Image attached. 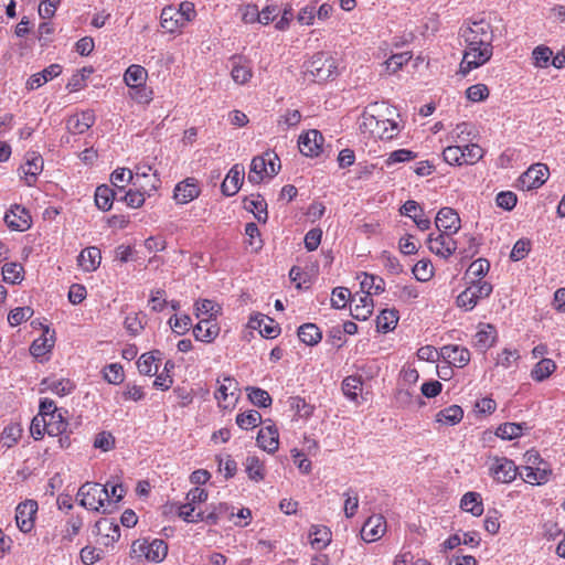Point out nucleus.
<instances>
[{
    "label": "nucleus",
    "instance_id": "f257e3e1",
    "mask_svg": "<svg viewBox=\"0 0 565 565\" xmlns=\"http://www.w3.org/2000/svg\"><path fill=\"white\" fill-rule=\"evenodd\" d=\"M461 36L466 43L463 58L459 72L465 76L471 70L487 63L493 52V29L489 21L481 19L471 22L466 29H461Z\"/></svg>",
    "mask_w": 565,
    "mask_h": 565
},
{
    "label": "nucleus",
    "instance_id": "f03ea898",
    "mask_svg": "<svg viewBox=\"0 0 565 565\" xmlns=\"http://www.w3.org/2000/svg\"><path fill=\"white\" fill-rule=\"evenodd\" d=\"M363 126L373 137L381 140H391L399 132L398 124L391 118H384L377 104L370 106L364 111Z\"/></svg>",
    "mask_w": 565,
    "mask_h": 565
},
{
    "label": "nucleus",
    "instance_id": "7ed1b4c3",
    "mask_svg": "<svg viewBox=\"0 0 565 565\" xmlns=\"http://www.w3.org/2000/svg\"><path fill=\"white\" fill-rule=\"evenodd\" d=\"M108 487L109 482L104 486L96 482L84 483L77 492L79 504L93 511H100L105 507V501L109 500Z\"/></svg>",
    "mask_w": 565,
    "mask_h": 565
},
{
    "label": "nucleus",
    "instance_id": "20e7f679",
    "mask_svg": "<svg viewBox=\"0 0 565 565\" xmlns=\"http://www.w3.org/2000/svg\"><path fill=\"white\" fill-rule=\"evenodd\" d=\"M306 71L315 82H324L335 74L337 65L333 57L324 52H318L305 63Z\"/></svg>",
    "mask_w": 565,
    "mask_h": 565
},
{
    "label": "nucleus",
    "instance_id": "39448f33",
    "mask_svg": "<svg viewBox=\"0 0 565 565\" xmlns=\"http://www.w3.org/2000/svg\"><path fill=\"white\" fill-rule=\"evenodd\" d=\"M439 232L437 236L429 234L426 243L431 253L446 259L457 250V242L451 237L454 233Z\"/></svg>",
    "mask_w": 565,
    "mask_h": 565
},
{
    "label": "nucleus",
    "instance_id": "423d86ee",
    "mask_svg": "<svg viewBox=\"0 0 565 565\" xmlns=\"http://www.w3.org/2000/svg\"><path fill=\"white\" fill-rule=\"evenodd\" d=\"M548 173L550 170L546 164L534 163L524 173L521 174L519 182L523 189H537L545 183Z\"/></svg>",
    "mask_w": 565,
    "mask_h": 565
},
{
    "label": "nucleus",
    "instance_id": "0eeeda50",
    "mask_svg": "<svg viewBox=\"0 0 565 565\" xmlns=\"http://www.w3.org/2000/svg\"><path fill=\"white\" fill-rule=\"evenodd\" d=\"M36 512L38 502L34 500H25L18 504L15 509V522L21 532L29 533L34 527Z\"/></svg>",
    "mask_w": 565,
    "mask_h": 565
},
{
    "label": "nucleus",
    "instance_id": "6e6552de",
    "mask_svg": "<svg viewBox=\"0 0 565 565\" xmlns=\"http://www.w3.org/2000/svg\"><path fill=\"white\" fill-rule=\"evenodd\" d=\"M324 138L317 129H310L299 136L298 147L306 157H318L322 151Z\"/></svg>",
    "mask_w": 565,
    "mask_h": 565
},
{
    "label": "nucleus",
    "instance_id": "1a4fd4ad",
    "mask_svg": "<svg viewBox=\"0 0 565 565\" xmlns=\"http://www.w3.org/2000/svg\"><path fill=\"white\" fill-rule=\"evenodd\" d=\"M147 78V71L141 65H130L124 75V81L127 86L131 88H141L142 94L138 97L139 102H150L151 97L146 93L145 82Z\"/></svg>",
    "mask_w": 565,
    "mask_h": 565
},
{
    "label": "nucleus",
    "instance_id": "9d476101",
    "mask_svg": "<svg viewBox=\"0 0 565 565\" xmlns=\"http://www.w3.org/2000/svg\"><path fill=\"white\" fill-rule=\"evenodd\" d=\"M4 222L12 231L24 232L31 227V215L22 205L14 204L4 215Z\"/></svg>",
    "mask_w": 565,
    "mask_h": 565
},
{
    "label": "nucleus",
    "instance_id": "9b49d317",
    "mask_svg": "<svg viewBox=\"0 0 565 565\" xmlns=\"http://www.w3.org/2000/svg\"><path fill=\"white\" fill-rule=\"evenodd\" d=\"M490 472L495 481L510 483L516 478L518 468L512 460L497 457L490 467Z\"/></svg>",
    "mask_w": 565,
    "mask_h": 565
},
{
    "label": "nucleus",
    "instance_id": "f8f14e48",
    "mask_svg": "<svg viewBox=\"0 0 565 565\" xmlns=\"http://www.w3.org/2000/svg\"><path fill=\"white\" fill-rule=\"evenodd\" d=\"M199 182L195 178H186L179 182L173 191V198L178 204H186L200 195Z\"/></svg>",
    "mask_w": 565,
    "mask_h": 565
},
{
    "label": "nucleus",
    "instance_id": "ddd939ff",
    "mask_svg": "<svg viewBox=\"0 0 565 565\" xmlns=\"http://www.w3.org/2000/svg\"><path fill=\"white\" fill-rule=\"evenodd\" d=\"M386 530V521L383 515L370 516L361 529V537L365 542H375L382 537Z\"/></svg>",
    "mask_w": 565,
    "mask_h": 565
},
{
    "label": "nucleus",
    "instance_id": "4468645a",
    "mask_svg": "<svg viewBox=\"0 0 565 565\" xmlns=\"http://www.w3.org/2000/svg\"><path fill=\"white\" fill-rule=\"evenodd\" d=\"M435 225L438 231H445L449 233H457L460 225V217L458 213L451 207H441L435 218Z\"/></svg>",
    "mask_w": 565,
    "mask_h": 565
},
{
    "label": "nucleus",
    "instance_id": "2eb2a0df",
    "mask_svg": "<svg viewBox=\"0 0 565 565\" xmlns=\"http://www.w3.org/2000/svg\"><path fill=\"white\" fill-rule=\"evenodd\" d=\"M440 355L446 362L457 367H463L470 362V351L458 344L444 345L440 349Z\"/></svg>",
    "mask_w": 565,
    "mask_h": 565
},
{
    "label": "nucleus",
    "instance_id": "dca6fc26",
    "mask_svg": "<svg viewBox=\"0 0 565 565\" xmlns=\"http://www.w3.org/2000/svg\"><path fill=\"white\" fill-rule=\"evenodd\" d=\"M28 186L34 185L38 175L43 170V158L35 152L26 153L25 163L20 168Z\"/></svg>",
    "mask_w": 565,
    "mask_h": 565
},
{
    "label": "nucleus",
    "instance_id": "f3484780",
    "mask_svg": "<svg viewBox=\"0 0 565 565\" xmlns=\"http://www.w3.org/2000/svg\"><path fill=\"white\" fill-rule=\"evenodd\" d=\"M399 213L411 217L420 231L430 228V220L424 217V210L416 201L407 200L399 209Z\"/></svg>",
    "mask_w": 565,
    "mask_h": 565
},
{
    "label": "nucleus",
    "instance_id": "a211bd4d",
    "mask_svg": "<svg viewBox=\"0 0 565 565\" xmlns=\"http://www.w3.org/2000/svg\"><path fill=\"white\" fill-rule=\"evenodd\" d=\"M248 324L253 329H258L262 337L265 338L273 339L278 337L280 333L279 324L274 319L265 315L258 313L250 317Z\"/></svg>",
    "mask_w": 565,
    "mask_h": 565
},
{
    "label": "nucleus",
    "instance_id": "6ab92c4d",
    "mask_svg": "<svg viewBox=\"0 0 565 565\" xmlns=\"http://www.w3.org/2000/svg\"><path fill=\"white\" fill-rule=\"evenodd\" d=\"M95 122V115L92 110L82 111L71 116L66 121V128L71 134L82 135Z\"/></svg>",
    "mask_w": 565,
    "mask_h": 565
},
{
    "label": "nucleus",
    "instance_id": "aec40b11",
    "mask_svg": "<svg viewBox=\"0 0 565 565\" xmlns=\"http://www.w3.org/2000/svg\"><path fill=\"white\" fill-rule=\"evenodd\" d=\"M243 179H244V167H242L239 164H234L230 169L225 180L221 184L222 193L226 196L235 195L241 188Z\"/></svg>",
    "mask_w": 565,
    "mask_h": 565
},
{
    "label": "nucleus",
    "instance_id": "412c9836",
    "mask_svg": "<svg viewBox=\"0 0 565 565\" xmlns=\"http://www.w3.org/2000/svg\"><path fill=\"white\" fill-rule=\"evenodd\" d=\"M257 444L268 454L277 451L279 446V433L275 425L262 428L257 435Z\"/></svg>",
    "mask_w": 565,
    "mask_h": 565
},
{
    "label": "nucleus",
    "instance_id": "4be33fe9",
    "mask_svg": "<svg viewBox=\"0 0 565 565\" xmlns=\"http://www.w3.org/2000/svg\"><path fill=\"white\" fill-rule=\"evenodd\" d=\"M61 73L62 66L60 64H51L43 71L30 76L26 81V88L31 90L36 89L49 81L57 77Z\"/></svg>",
    "mask_w": 565,
    "mask_h": 565
},
{
    "label": "nucleus",
    "instance_id": "5701e85b",
    "mask_svg": "<svg viewBox=\"0 0 565 565\" xmlns=\"http://www.w3.org/2000/svg\"><path fill=\"white\" fill-rule=\"evenodd\" d=\"M220 328L212 323L210 319H202L193 328V335L195 340L210 343L218 334Z\"/></svg>",
    "mask_w": 565,
    "mask_h": 565
},
{
    "label": "nucleus",
    "instance_id": "b1692460",
    "mask_svg": "<svg viewBox=\"0 0 565 565\" xmlns=\"http://www.w3.org/2000/svg\"><path fill=\"white\" fill-rule=\"evenodd\" d=\"M100 259V249L95 246L83 249L78 255V264L85 271L95 270L99 266Z\"/></svg>",
    "mask_w": 565,
    "mask_h": 565
},
{
    "label": "nucleus",
    "instance_id": "393cba45",
    "mask_svg": "<svg viewBox=\"0 0 565 565\" xmlns=\"http://www.w3.org/2000/svg\"><path fill=\"white\" fill-rule=\"evenodd\" d=\"M299 340L310 347L317 345L322 339V332L315 323L307 322L301 324L297 331Z\"/></svg>",
    "mask_w": 565,
    "mask_h": 565
},
{
    "label": "nucleus",
    "instance_id": "a878e982",
    "mask_svg": "<svg viewBox=\"0 0 565 565\" xmlns=\"http://www.w3.org/2000/svg\"><path fill=\"white\" fill-rule=\"evenodd\" d=\"M114 200H118L117 192L114 189L107 184H102L96 188L95 203L99 210L109 211L113 206Z\"/></svg>",
    "mask_w": 565,
    "mask_h": 565
},
{
    "label": "nucleus",
    "instance_id": "bb28decb",
    "mask_svg": "<svg viewBox=\"0 0 565 565\" xmlns=\"http://www.w3.org/2000/svg\"><path fill=\"white\" fill-rule=\"evenodd\" d=\"M475 339L476 347L481 351H486L494 344L497 340V329L490 323L483 324L476 333Z\"/></svg>",
    "mask_w": 565,
    "mask_h": 565
},
{
    "label": "nucleus",
    "instance_id": "cd10ccee",
    "mask_svg": "<svg viewBox=\"0 0 565 565\" xmlns=\"http://www.w3.org/2000/svg\"><path fill=\"white\" fill-rule=\"evenodd\" d=\"M398 322V311L396 309H383L376 318L377 331L387 333L395 329Z\"/></svg>",
    "mask_w": 565,
    "mask_h": 565
},
{
    "label": "nucleus",
    "instance_id": "c85d7f7f",
    "mask_svg": "<svg viewBox=\"0 0 565 565\" xmlns=\"http://www.w3.org/2000/svg\"><path fill=\"white\" fill-rule=\"evenodd\" d=\"M460 508L473 516H480L483 513L481 495L471 491L465 493L460 501Z\"/></svg>",
    "mask_w": 565,
    "mask_h": 565
},
{
    "label": "nucleus",
    "instance_id": "c756f323",
    "mask_svg": "<svg viewBox=\"0 0 565 565\" xmlns=\"http://www.w3.org/2000/svg\"><path fill=\"white\" fill-rule=\"evenodd\" d=\"M267 175V158L265 153L253 158L250 170L248 173V181L254 184H259L264 177Z\"/></svg>",
    "mask_w": 565,
    "mask_h": 565
},
{
    "label": "nucleus",
    "instance_id": "7c9ffc66",
    "mask_svg": "<svg viewBox=\"0 0 565 565\" xmlns=\"http://www.w3.org/2000/svg\"><path fill=\"white\" fill-rule=\"evenodd\" d=\"M145 547H147L145 557L150 562L160 563L168 554V544L160 539L153 540L149 545H145Z\"/></svg>",
    "mask_w": 565,
    "mask_h": 565
},
{
    "label": "nucleus",
    "instance_id": "2f4dec72",
    "mask_svg": "<svg viewBox=\"0 0 565 565\" xmlns=\"http://www.w3.org/2000/svg\"><path fill=\"white\" fill-rule=\"evenodd\" d=\"M523 429H529L526 423H504L497 428L495 435L501 439L512 440L520 437Z\"/></svg>",
    "mask_w": 565,
    "mask_h": 565
},
{
    "label": "nucleus",
    "instance_id": "473e14b6",
    "mask_svg": "<svg viewBox=\"0 0 565 565\" xmlns=\"http://www.w3.org/2000/svg\"><path fill=\"white\" fill-rule=\"evenodd\" d=\"M359 301L360 303H356L351 310V316L355 320L364 321L373 312V299L371 298V291H366L364 296L360 297Z\"/></svg>",
    "mask_w": 565,
    "mask_h": 565
},
{
    "label": "nucleus",
    "instance_id": "72a5a7b5",
    "mask_svg": "<svg viewBox=\"0 0 565 565\" xmlns=\"http://www.w3.org/2000/svg\"><path fill=\"white\" fill-rule=\"evenodd\" d=\"M556 370V363L552 359L544 358L539 361L531 371V377L536 382H543Z\"/></svg>",
    "mask_w": 565,
    "mask_h": 565
},
{
    "label": "nucleus",
    "instance_id": "f704fd0d",
    "mask_svg": "<svg viewBox=\"0 0 565 565\" xmlns=\"http://www.w3.org/2000/svg\"><path fill=\"white\" fill-rule=\"evenodd\" d=\"M312 536L311 545L313 548L320 551L329 545L331 542V531L327 526L312 525L310 530Z\"/></svg>",
    "mask_w": 565,
    "mask_h": 565
},
{
    "label": "nucleus",
    "instance_id": "c9c22d12",
    "mask_svg": "<svg viewBox=\"0 0 565 565\" xmlns=\"http://www.w3.org/2000/svg\"><path fill=\"white\" fill-rule=\"evenodd\" d=\"M160 19L161 26L171 33L174 32L179 26L184 25V22L180 21L178 17L177 8L172 6H168L162 9Z\"/></svg>",
    "mask_w": 565,
    "mask_h": 565
},
{
    "label": "nucleus",
    "instance_id": "e433bc0d",
    "mask_svg": "<svg viewBox=\"0 0 565 565\" xmlns=\"http://www.w3.org/2000/svg\"><path fill=\"white\" fill-rule=\"evenodd\" d=\"M232 60L233 67L231 75L233 81L239 85L246 84L253 75L252 68L248 65L241 64V56H233Z\"/></svg>",
    "mask_w": 565,
    "mask_h": 565
},
{
    "label": "nucleus",
    "instance_id": "4c0bfd02",
    "mask_svg": "<svg viewBox=\"0 0 565 565\" xmlns=\"http://www.w3.org/2000/svg\"><path fill=\"white\" fill-rule=\"evenodd\" d=\"M463 417V411L459 405H451L439 411L436 415V420L438 423H444L448 425L458 424Z\"/></svg>",
    "mask_w": 565,
    "mask_h": 565
},
{
    "label": "nucleus",
    "instance_id": "58836bf2",
    "mask_svg": "<svg viewBox=\"0 0 565 565\" xmlns=\"http://www.w3.org/2000/svg\"><path fill=\"white\" fill-rule=\"evenodd\" d=\"M362 387L363 381L359 375H350L342 381V392L351 401L358 398L359 393L362 392Z\"/></svg>",
    "mask_w": 565,
    "mask_h": 565
},
{
    "label": "nucleus",
    "instance_id": "ea45409f",
    "mask_svg": "<svg viewBox=\"0 0 565 565\" xmlns=\"http://www.w3.org/2000/svg\"><path fill=\"white\" fill-rule=\"evenodd\" d=\"M41 385H44L45 388L60 396L71 394L75 390V384L68 379H61L57 381H50L49 379H44Z\"/></svg>",
    "mask_w": 565,
    "mask_h": 565
},
{
    "label": "nucleus",
    "instance_id": "a19ab883",
    "mask_svg": "<svg viewBox=\"0 0 565 565\" xmlns=\"http://www.w3.org/2000/svg\"><path fill=\"white\" fill-rule=\"evenodd\" d=\"M244 207L252 212L258 222L265 223L267 221V203L264 199H245Z\"/></svg>",
    "mask_w": 565,
    "mask_h": 565
},
{
    "label": "nucleus",
    "instance_id": "79ce46f5",
    "mask_svg": "<svg viewBox=\"0 0 565 565\" xmlns=\"http://www.w3.org/2000/svg\"><path fill=\"white\" fill-rule=\"evenodd\" d=\"M23 266L18 263H7L2 266L3 281L7 284H19L23 279Z\"/></svg>",
    "mask_w": 565,
    "mask_h": 565
},
{
    "label": "nucleus",
    "instance_id": "37998d69",
    "mask_svg": "<svg viewBox=\"0 0 565 565\" xmlns=\"http://www.w3.org/2000/svg\"><path fill=\"white\" fill-rule=\"evenodd\" d=\"M246 391L248 392V399L255 406L265 408L271 405L273 399L267 391L254 386L247 387Z\"/></svg>",
    "mask_w": 565,
    "mask_h": 565
},
{
    "label": "nucleus",
    "instance_id": "c03bdc74",
    "mask_svg": "<svg viewBox=\"0 0 565 565\" xmlns=\"http://www.w3.org/2000/svg\"><path fill=\"white\" fill-rule=\"evenodd\" d=\"M154 354H160V351L156 350L152 352L143 353L137 361V367L142 375H154L158 372V365H154V372L152 373V365L157 358Z\"/></svg>",
    "mask_w": 565,
    "mask_h": 565
},
{
    "label": "nucleus",
    "instance_id": "a18cd8bd",
    "mask_svg": "<svg viewBox=\"0 0 565 565\" xmlns=\"http://www.w3.org/2000/svg\"><path fill=\"white\" fill-rule=\"evenodd\" d=\"M262 423V415L255 409L247 413H241L236 416V424L242 429H252Z\"/></svg>",
    "mask_w": 565,
    "mask_h": 565
},
{
    "label": "nucleus",
    "instance_id": "49530a36",
    "mask_svg": "<svg viewBox=\"0 0 565 565\" xmlns=\"http://www.w3.org/2000/svg\"><path fill=\"white\" fill-rule=\"evenodd\" d=\"M54 347V339L53 335L51 338L41 337L35 339L31 347H30V353L34 358H41L47 352H50Z\"/></svg>",
    "mask_w": 565,
    "mask_h": 565
},
{
    "label": "nucleus",
    "instance_id": "de8ad7c7",
    "mask_svg": "<svg viewBox=\"0 0 565 565\" xmlns=\"http://www.w3.org/2000/svg\"><path fill=\"white\" fill-rule=\"evenodd\" d=\"M218 310L220 307L213 300L210 299H203L195 303V315L198 318L202 317V319L211 320L213 317L216 316Z\"/></svg>",
    "mask_w": 565,
    "mask_h": 565
},
{
    "label": "nucleus",
    "instance_id": "09e8293b",
    "mask_svg": "<svg viewBox=\"0 0 565 565\" xmlns=\"http://www.w3.org/2000/svg\"><path fill=\"white\" fill-rule=\"evenodd\" d=\"M361 288L363 290L367 288V291L373 290L371 295H380L385 290V281L379 276L364 273V278L361 281Z\"/></svg>",
    "mask_w": 565,
    "mask_h": 565
},
{
    "label": "nucleus",
    "instance_id": "8fccbe9b",
    "mask_svg": "<svg viewBox=\"0 0 565 565\" xmlns=\"http://www.w3.org/2000/svg\"><path fill=\"white\" fill-rule=\"evenodd\" d=\"M462 151V164H473L478 162L483 157V149L476 145L470 143L466 146H461Z\"/></svg>",
    "mask_w": 565,
    "mask_h": 565
},
{
    "label": "nucleus",
    "instance_id": "3c124183",
    "mask_svg": "<svg viewBox=\"0 0 565 565\" xmlns=\"http://www.w3.org/2000/svg\"><path fill=\"white\" fill-rule=\"evenodd\" d=\"M236 392H238L237 381L233 377L226 376L215 393V398L218 402L226 401L228 395L234 396Z\"/></svg>",
    "mask_w": 565,
    "mask_h": 565
},
{
    "label": "nucleus",
    "instance_id": "603ef678",
    "mask_svg": "<svg viewBox=\"0 0 565 565\" xmlns=\"http://www.w3.org/2000/svg\"><path fill=\"white\" fill-rule=\"evenodd\" d=\"M68 427V423L65 420L63 415L61 414V418L58 417H49L45 419V430L50 436L63 435L66 433Z\"/></svg>",
    "mask_w": 565,
    "mask_h": 565
},
{
    "label": "nucleus",
    "instance_id": "864d4df0",
    "mask_svg": "<svg viewBox=\"0 0 565 565\" xmlns=\"http://www.w3.org/2000/svg\"><path fill=\"white\" fill-rule=\"evenodd\" d=\"M413 274L419 281H428L434 275V267L429 259L418 260L414 268Z\"/></svg>",
    "mask_w": 565,
    "mask_h": 565
},
{
    "label": "nucleus",
    "instance_id": "5fc2aeb1",
    "mask_svg": "<svg viewBox=\"0 0 565 565\" xmlns=\"http://www.w3.org/2000/svg\"><path fill=\"white\" fill-rule=\"evenodd\" d=\"M132 180V171L126 168H118L110 175L111 184L119 191L124 189L125 184L130 183Z\"/></svg>",
    "mask_w": 565,
    "mask_h": 565
},
{
    "label": "nucleus",
    "instance_id": "6e6d98bb",
    "mask_svg": "<svg viewBox=\"0 0 565 565\" xmlns=\"http://www.w3.org/2000/svg\"><path fill=\"white\" fill-rule=\"evenodd\" d=\"M246 472L249 479L258 482L264 479V467L256 456H249L246 459Z\"/></svg>",
    "mask_w": 565,
    "mask_h": 565
},
{
    "label": "nucleus",
    "instance_id": "4d7b16f0",
    "mask_svg": "<svg viewBox=\"0 0 565 565\" xmlns=\"http://www.w3.org/2000/svg\"><path fill=\"white\" fill-rule=\"evenodd\" d=\"M479 299L477 297V292H475L471 288L465 289L462 292H460L456 299V303L459 308H463L465 310L469 311L472 310Z\"/></svg>",
    "mask_w": 565,
    "mask_h": 565
},
{
    "label": "nucleus",
    "instance_id": "13d9d810",
    "mask_svg": "<svg viewBox=\"0 0 565 565\" xmlns=\"http://www.w3.org/2000/svg\"><path fill=\"white\" fill-rule=\"evenodd\" d=\"M34 311L31 307H18L12 309L8 315V322L12 326H19L23 321L30 319Z\"/></svg>",
    "mask_w": 565,
    "mask_h": 565
},
{
    "label": "nucleus",
    "instance_id": "bf43d9fd",
    "mask_svg": "<svg viewBox=\"0 0 565 565\" xmlns=\"http://www.w3.org/2000/svg\"><path fill=\"white\" fill-rule=\"evenodd\" d=\"M552 56L553 51L545 45L536 46L532 52V57L536 67H547Z\"/></svg>",
    "mask_w": 565,
    "mask_h": 565
},
{
    "label": "nucleus",
    "instance_id": "052dcab7",
    "mask_svg": "<svg viewBox=\"0 0 565 565\" xmlns=\"http://www.w3.org/2000/svg\"><path fill=\"white\" fill-rule=\"evenodd\" d=\"M21 435L22 429L20 425L7 426L1 434V440L3 443V446H6L7 448L13 447L20 439Z\"/></svg>",
    "mask_w": 565,
    "mask_h": 565
},
{
    "label": "nucleus",
    "instance_id": "680f3d73",
    "mask_svg": "<svg viewBox=\"0 0 565 565\" xmlns=\"http://www.w3.org/2000/svg\"><path fill=\"white\" fill-rule=\"evenodd\" d=\"M104 379L110 384H120L125 379L124 369L119 363H111L104 369Z\"/></svg>",
    "mask_w": 565,
    "mask_h": 565
},
{
    "label": "nucleus",
    "instance_id": "e2e57ef3",
    "mask_svg": "<svg viewBox=\"0 0 565 565\" xmlns=\"http://www.w3.org/2000/svg\"><path fill=\"white\" fill-rule=\"evenodd\" d=\"M36 416H40V418H42L44 420L49 417L61 418V412L56 407L54 401L49 399V398H43L40 401L39 414Z\"/></svg>",
    "mask_w": 565,
    "mask_h": 565
},
{
    "label": "nucleus",
    "instance_id": "0e129e2a",
    "mask_svg": "<svg viewBox=\"0 0 565 565\" xmlns=\"http://www.w3.org/2000/svg\"><path fill=\"white\" fill-rule=\"evenodd\" d=\"M168 323L170 324L173 332L177 334H184L190 330L192 320L188 315L182 317L173 316L169 319Z\"/></svg>",
    "mask_w": 565,
    "mask_h": 565
},
{
    "label": "nucleus",
    "instance_id": "69168bd1",
    "mask_svg": "<svg viewBox=\"0 0 565 565\" xmlns=\"http://www.w3.org/2000/svg\"><path fill=\"white\" fill-rule=\"evenodd\" d=\"M531 250V241L527 238H521L515 242L510 254V258L513 262H519L527 256Z\"/></svg>",
    "mask_w": 565,
    "mask_h": 565
},
{
    "label": "nucleus",
    "instance_id": "338daca9",
    "mask_svg": "<svg viewBox=\"0 0 565 565\" xmlns=\"http://www.w3.org/2000/svg\"><path fill=\"white\" fill-rule=\"evenodd\" d=\"M497 205L505 211H511L515 207L518 196L512 191H502L495 198Z\"/></svg>",
    "mask_w": 565,
    "mask_h": 565
},
{
    "label": "nucleus",
    "instance_id": "774afa93",
    "mask_svg": "<svg viewBox=\"0 0 565 565\" xmlns=\"http://www.w3.org/2000/svg\"><path fill=\"white\" fill-rule=\"evenodd\" d=\"M351 291L345 287H337L332 291L331 306L335 309H342L347 306Z\"/></svg>",
    "mask_w": 565,
    "mask_h": 565
}]
</instances>
